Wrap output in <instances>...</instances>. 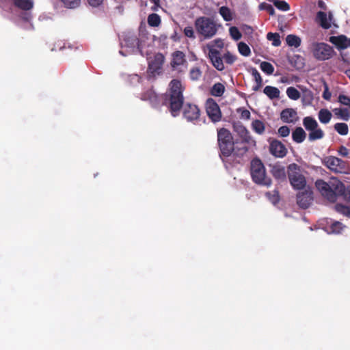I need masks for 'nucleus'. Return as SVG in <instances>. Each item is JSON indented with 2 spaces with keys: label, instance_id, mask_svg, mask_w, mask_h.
<instances>
[{
  "label": "nucleus",
  "instance_id": "31",
  "mask_svg": "<svg viewBox=\"0 0 350 350\" xmlns=\"http://www.w3.org/2000/svg\"><path fill=\"white\" fill-rule=\"evenodd\" d=\"M147 21L148 25L153 27H159L161 22L160 16L155 13L150 14L148 16Z\"/></svg>",
  "mask_w": 350,
  "mask_h": 350
},
{
  "label": "nucleus",
  "instance_id": "37",
  "mask_svg": "<svg viewBox=\"0 0 350 350\" xmlns=\"http://www.w3.org/2000/svg\"><path fill=\"white\" fill-rule=\"evenodd\" d=\"M286 94L288 97L292 100H297L300 96V92L294 87H288L286 89Z\"/></svg>",
  "mask_w": 350,
  "mask_h": 350
},
{
  "label": "nucleus",
  "instance_id": "12",
  "mask_svg": "<svg viewBox=\"0 0 350 350\" xmlns=\"http://www.w3.org/2000/svg\"><path fill=\"white\" fill-rule=\"evenodd\" d=\"M207 48L208 49V57L213 66L217 70L222 71L224 70L225 67L219 51L214 49L213 45L208 44Z\"/></svg>",
  "mask_w": 350,
  "mask_h": 350
},
{
  "label": "nucleus",
  "instance_id": "16",
  "mask_svg": "<svg viewBox=\"0 0 350 350\" xmlns=\"http://www.w3.org/2000/svg\"><path fill=\"white\" fill-rule=\"evenodd\" d=\"M269 151L275 157L280 158L285 157L287 153L285 146L278 139H273L270 142Z\"/></svg>",
  "mask_w": 350,
  "mask_h": 350
},
{
  "label": "nucleus",
  "instance_id": "29",
  "mask_svg": "<svg viewBox=\"0 0 350 350\" xmlns=\"http://www.w3.org/2000/svg\"><path fill=\"white\" fill-rule=\"evenodd\" d=\"M333 111L336 116L345 121H348L350 118V113L347 108H336Z\"/></svg>",
  "mask_w": 350,
  "mask_h": 350
},
{
  "label": "nucleus",
  "instance_id": "30",
  "mask_svg": "<svg viewBox=\"0 0 350 350\" xmlns=\"http://www.w3.org/2000/svg\"><path fill=\"white\" fill-rule=\"evenodd\" d=\"M286 41L288 46L295 48L299 47L301 42L299 37L293 34L288 35L286 38Z\"/></svg>",
  "mask_w": 350,
  "mask_h": 350
},
{
  "label": "nucleus",
  "instance_id": "51",
  "mask_svg": "<svg viewBox=\"0 0 350 350\" xmlns=\"http://www.w3.org/2000/svg\"><path fill=\"white\" fill-rule=\"evenodd\" d=\"M278 134L283 137H287L290 134V129L287 126H282L278 129Z\"/></svg>",
  "mask_w": 350,
  "mask_h": 350
},
{
  "label": "nucleus",
  "instance_id": "28",
  "mask_svg": "<svg viewBox=\"0 0 350 350\" xmlns=\"http://www.w3.org/2000/svg\"><path fill=\"white\" fill-rule=\"evenodd\" d=\"M224 91V85L221 83H217L211 88V94L216 97H220L223 95Z\"/></svg>",
  "mask_w": 350,
  "mask_h": 350
},
{
  "label": "nucleus",
  "instance_id": "38",
  "mask_svg": "<svg viewBox=\"0 0 350 350\" xmlns=\"http://www.w3.org/2000/svg\"><path fill=\"white\" fill-rule=\"evenodd\" d=\"M65 8L75 9L81 5V0H60Z\"/></svg>",
  "mask_w": 350,
  "mask_h": 350
},
{
  "label": "nucleus",
  "instance_id": "59",
  "mask_svg": "<svg viewBox=\"0 0 350 350\" xmlns=\"http://www.w3.org/2000/svg\"><path fill=\"white\" fill-rule=\"evenodd\" d=\"M214 42L217 47H219V48L223 47L224 43L221 40H215Z\"/></svg>",
  "mask_w": 350,
  "mask_h": 350
},
{
  "label": "nucleus",
  "instance_id": "48",
  "mask_svg": "<svg viewBox=\"0 0 350 350\" xmlns=\"http://www.w3.org/2000/svg\"><path fill=\"white\" fill-rule=\"evenodd\" d=\"M330 230L333 233H340L342 230V224L339 221H334L330 225Z\"/></svg>",
  "mask_w": 350,
  "mask_h": 350
},
{
  "label": "nucleus",
  "instance_id": "41",
  "mask_svg": "<svg viewBox=\"0 0 350 350\" xmlns=\"http://www.w3.org/2000/svg\"><path fill=\"white\" fill-rule=\"evenodd\" d=\"M260 69L267 75H272L274 71L273 66L268 62H262L260 65Z\"/></svg>",
  "mask_w": 350,
  "mask_h": 350
},
{
  "label": "nucleus",
  "instance_id": "1",
  "mask_svg": "<svg viewBox=\"0 0 350 350\" xmlns=\"http://www.w3.org/2000/svg\"><path fill=\"white\" fill-rule=\"evenodd\" d=\"M183 90L180 81L172 79L169 84L168 92L163 96V104L167 106L174 117L179 115L180 109L184 106Z\"/></svg>",
  "mask_w": 350,
  "mask_h": 350
},
{
  "label": "nucleus",
  "instance_id": "52",
  "mask_svg": "<svg viewBox=\"0 0 350 350\" xmlns=\"http://www.w3.org/2000/svg\"><path fill=\"white\" fill-rule=\"evenodd\" d=\"M338 101L344 105L350 107V97L346 95L340 94L338 96Z\"/></svg>",
  "mask_w": 350,
  "mask_h": 350
},
{
  "label": "nucleus",
  "instance_id": "21",
  "mask_svg": "<svg viewBox=\"0 0 350 350\" xmlns=\"http://www.w3.org/2000/svg\"><path fill=\"white\" fill-rule=\"evenodd\" d=\"M251 74L256 82V85L252 87V90L254 92H258L262 86V79L260 74L256 68H251Z\"/></svg>",
  "mask_w": 350,
  "mask_h": 350
},
{
  "label": "nucleus",
  "instance_id": "57",
  "mask_svg": "<svg viewBox=\"0 0 350 350\" xmlns=\"http://www.w3.org/2000/svg\"><path fill=\"white\" fill-rule=\"evenodd\" d=\"M336 207L338 211H342L345 213L349 212V208L347 206L337 204Z\"/></svg>",
  "mask_w": 350,
  "mask_h": 350
},
{
  "label": "nucleus",
  "instance_id": "24",
  "mask_svg": "<svg viewBox=\"0 0 350 350\" xmlns=\"http://www.w3.org/2000/svg\"><path fill=\"white\" fill-rule=\"evenodd\" d=\"M303 124L305 129L308 131H311L319 127L317 120L311 116L305 117L303 119Z\"/></svg>",
  "mask_w": 350,
  "mask_h": 350
},
{
  "label": "nucleus",
  "instance_id": "18",
  "mask_svg": "<svg viewBox=\"0 0 350 350\" xmlns=\"http://www.w3.org/2000/svg\"><path fill=\"white\" fill-rule=\"evenodd\" d=\"M280 118L283 122L294 123L298 119L297 113L296 110L293 108H286L282 111Z\"/></svg>",
  "mask_w": 350,
  "mask_h": 350
},
{
  "label": "nucleus",
  "instance_id": "10",
  "mask_svg": "<svg viewBox=\"0 0 350 350\" xmlns=\"http://www.w3.org/2000/svg\"><path fill=\"white\" fill-rule=\"evenodd\" d=\"M165 62V56L161 53L154 55L152 59L148 61V70L152 75L161 73L163 65Z\"/></svg>",
  "mask_w": 350,
  "mask_h": 350
},
{
  "label": "nucleus",
  "instance_id": "8",
  "mask_svg": "<svg viewBox=\"0 0 350 350\" xmlns=\"http://www.w3.org/2000/svg\"><path fill=\"white\" fill-rule=\"evenodd\" d=\"M324 164L330 170L336 173H347L349 171L347 162L334 156L325 157Z\"/></svg>",
  "mask_w": 350,
  "mask_h": 350
},
{
  "label": "nucleus",
  "instance_id": "35",
  "mask_svg": "<svg viewBox=\"0 0 350 350\" xmlns=\"http://www.w3.org/2000/svg\"><path fill=\"white\" fill-rule=\"evenodd\" d=\"M219 12L226 21H230L232 20V16L230 10L226 6H221L219 8Z\"/></svg>",
  "mask_w": 350,
  "mask_h": 350
},
{
  "label": "nucleus",
  "instance_id": "47",
  "mask_svg": "<svg viewBox=\"0 0 350 350\" xmlns=\"http://www.w3.org/2000/svg\"><path fill=\"white\" fill-rule=\"evenodd\" d=\"M223 58L224 59L225 62L227 64L232 65L234 63V62L237 60V56L232 54L229 51H227Z\"/></svg>",
  "mask_w": 350,
  "mask_h": 350
},
{
  "label": "nucleus",
  "instance_id": "5",
  "mask_svg": "<svg viewBox=\"0 0 350 350\" xmlns=\"http://www.w3.org/2000/svg\"><path fill=\"white\" fill-rule=\"evenodd\" d=\"M195 27L198 33L205 38H211L217 33L216 24L210 18L201 16L195 21Z\"/></svg>",
  "mask_w": 350,
  "mask_h": 350
},
{
  "label": "nucleus",
  "instance_id": "20",
  "mask_svg": "<svg viewBox=\"0 0 350 350\" xmlns=\"http://www.w3.org/2000/svg\"><path fill=\"white\" fill-rule=\"evenodd\" d=\"M271 173L276 180L280 181L286 180L285 167L279 163L271 165Z\"/></svg>",
  "mask_w": 350,
  "mask_h": 350
},
{
  "label": "nucleus",
  "instance_id": "22",
  "mask_svg": "<svg viewBox=\"0 0 350 350\" xmlns=\"http://www.w3.org/2000/svg\"><path fill=\"white\" fill-rule=\"evenodd\" d=\"M306 137V133L301 127H296L292 133L293 140L297 143H302Z\"/></svg>",
  "mask_w": 350,
  "mask_h": 350
},
{
  "label": "nucleus",
  "instance_id": "40",
  "mask_svg": "<svg viewBox=\"0 0 350 350\" xmlns=\"http://www.w3.org/2000/svg\"><path fill=\"white\" fill-rule=\"evenodd\" d=\"M238 50L239 52L245 57H247L251 54L250 48L247 44L243 42L238 44Z\"/></svg>",
  "mask_w": 350,
  "mask_h": 350
},
{
  "label": "nucleus",
  "instance_id": "19",
  "mask_svg": "<svg viewBox=\"0 0 350 350\" xmlns=\"http://www.w3.org/2000/svg\"><path fill=\"white\" fill-rule=\"evenodd\" d=\"M329 41L339 49H345L350 47V38H347L345 35L331 36Z\"/></svg>",
  "mask_w": 350,
  "mask_h": 350
},
{
  "label": "nucleus",
  "instance_id": "27",
  "mask_svg": "<svg viewBox=\"0 0 350 350\" xmlns=\"http://www.w3.org/2000/svg\"><path fill=\"white\" fill-rule=\"evenodd\" d=\"M324 135L325 134L323 131L321 129L317 127V129L310 131L308 135V139L310 142L321 139L324 137Z\"/></svg>",
  "mask_w": 350,
  "mask_h": 350
},
{
  "label": "nucleus",
  "instance_id": "23",
  "mask_svg": "<svg viewBox=\"0 0 350 350\" xmlns=\"http://www.w3.org/2000/svg\"><path fill=\"white\" fill-rule=\"evenodd\" d=\"M13 4L18 8L23 10H30L33 7L32 0H13Z\"/></svg>",
  "mask_w": 350,
  "mask_h": 350
},
{
  "label": "nucleus",
  "instance_id": "17",
  "mask_svg": "<svg viewBox=\"0 0 350 350\" xmlns=\"http://www.w3.org/2000/svg\"><path fill=\"white\" fill-rule=\"evenodd\" d=\"M332 20V14L331 12H329V16L327 17V14L322 11H319L317 14L316 21L319 24V25L325 29H328L331 27V21Z\"/></svg>",
  "mask_w": 350,
  "mask_h": 350
},
{
  "label": "nucleus",
  "instance_id": "33",
  "mask_svg": "<svg viewBox=\"0 0 350 350\" xmlns=\"http://www.w3.org/2000/svg\"><path fill=\"white\" fill-rule=\"evenodd\" d=\"M267 39L272 42V45L279 46L281 44L280 36L278 33L269 32L267 34Z\"/></svg>",
  "mask_w": 350,
  "mask_h": 350
},
{
  "label": "nucleus",
  "instance_id": "60",
  "mask_svg": "<svg viewBox=\"0 0 350 350\" xmlns=\"http://www.w3.org/2000/svg\"><path fill=\"white\" fill-rule=\"evenodd\" d=\"M7 0H0V6L3 8L5 7Z\"/></svg>",
  "mask_w": 350,
  "mask_h": 350
},
{
  "label": "nucleus",
  "instance_id": "46",
  "mask_svg": "<svg viewBox=\"0 0 350 350\" xmlns=\"http://www.w3.org/2000/svg\"><path fill=\"white\" fill-rule=\"evenodd\" d=\"M201 75L202 72L198 67L192 68L189 72V76L192 80H198Z\"/></svg>",
  "mask_w": 350,
  "mask_h": 350
},
{
  "label": "nucleus",
  "instance_id": "3",
  "mask_svg": "<svg viewBox=\"0 0 350 350\" xmlns=\"http://www.w3.org/2000/svg\"><path fill=\"white\" fill-rule=\"evenodd\" d=\"M315 186L324 198L334 202L337 200V191H342V183L337 178H332L328 183L318 179L315 182Z\"/></svg>",
  "mask_w": 350,
  "mask_h": 350
},
{
  "label": "nucleus",
  "instance_id": "54",
  "mask_svg": "<svg viewBox=\"0 0 350 350\" xmlns=\"http://www.w3.org/2000/svg\"><path fill=\"white\" fill-rule=\"evenodd\" d=\"M184 34L188 38H195L194 31L192 27H186L184 29Z\"/></svg>",
  "mask_w": 350,
  "mask_h": 350
},
{
  "label": "nucleus",
  "instance_id": "45",
  "mask_svg": "<svg viewBox=\"0 0 350 350\" xmlns=\"http://www.w3.org/2000/svg\"><path fill=\"white\" fill-rule=\"evenodd\" d=\"M157 97V96L156 93L152 90H148V91L144 92L142 96V98L143 100H149L150 101L156 100Z\"/></svg>",
  "mask_w": 350,
  "mask_h": 350
},
{
  "label": "nucleus",
  "instance_id": "25",
  "mask_svg": "<svg viewBox=\"0 0 350 350\" xmlns=\"http://www.w3.org/2000/svg\"><path fill=\"white\" fill-rule=\"evenodd\" d=\"M264 94H265L270 99L278 98L280 97V90L278 88L267 85L263 90Z\"/></svg>",
  "mask_w": 350,
  "mask_h": 350
},
{
  "label": "nucleus",
  "instance_id": "13",
  "mask_svg": "<svg viewBox=\"0 0 350 350\" xmlns=\"http://www.w3.org/2000/svg\"><path fill=\"white\" fill-rule=\"evenodd\" d=\"M184 118L189 122L197 120L200 116V110L196 105L186 103L183 107Z\"/></svg>",
  "mask_w": 350,
  "mask_h": 350
},
{
  "label": "nucleus",
  "instance_id": "61",
  "mask_svg": "<svg viewBox=\"0 0 350 350\" xmlns=\"http://www.w3.org/2000/svg\"><path fill=\"white\" fill-rule=\"evenodd\" d=\"M150 1L155 4L157 7H160V0H150Z\"/></svg>",
  "mask_w": 350,
  "mask_h": 350
},
{
  "label": "nucleus",
  "instance_id": "6",
  "mask_svg": "<svg viewBox=\"0 0 350 350\" xmlns=\"http://www.w3.org/2000/svg\"><path fill=\"white\" fill-rule=\"evenodd\" d=\"M311 51L314 57L319 61L329 59L335 53L333 47L325 42H313Z\"/></svg>",
  "mask_w": 350,
  "mask_h": 350
},
{
  "label": "nucleus",
  "instance_id": "42",
  "mask_svg": "<svg viewBox=\"0 0 350 350\" xmlns=\"http://www.w3.org/2000/svg\"><path fill=\"white\" fill-rule=\"evenodd\" d=\"M313 100V94L312 91L306 89L303 91L302 102L306 104H310Z\"/></svg>",
  "mask_w": 350,
  "mask_h": 350
},
{
  "label": "nucleus",
  "instance_id": "15",
  "mask_svg": "<svg viewBox=\"0 0 350 350\" xmlns=\"http://www.w3.org/2000/svg\"><path fill=\"white\" fill-rule=\"evenodd\" d=\"M312 192L305 190L297 194V203L299 207L306 209L309 207L313 200Z\"/></svg>",
  "mask_w": 350,
  "mask_h": 350
},
{
  "label": "nucleus",
  "instance_id": "26",
  "mask_svg": "<svg viewBox=\"0 0 350 350\" xmlns=\"http://www.w3.org/2000/svg\"><path fill=\"white\" fill-rule=\"evenodd\" d=\"M332 114L327 109H321L318 113V118L322 124H327L332 119Z\"/></svg>",
  "mask_w": 350,
  "mask_h": 350
},
{
  "label": "nucleus",
  "instance_id": "50",
  "mask_svg": "<svg viewBox=\"0 0 350 350\" xmlns=\"http://www.w3.org/2000/svg\"><path fill=\"white\" fill-rule=\"evenodd\" d=\"M237 112L240 113V118L244 120H249L250 118V112L244 108H239Z\"/></svg>",
  "mask_w": 350,
  "mask_h": 350
},
{
  "label": "nucleus",
  "instance_id": "49",
  "mask_svg": "<svg viewBox=\"0 0 350 350\" xmlns=\"http://www.w3.org/2000/svg\"><path fill=\"white\" fill-rule=\"evenodd\" d=\"M259 8L262 10H266L271 16L275 14V10L271 4L262 3L259 5Z\"/></svg>",
  "mask_w": 350,
  "mask_h": 350
},
{
  "label": "nucleus",
  "instance_id": "55",
  "mask_svg": "<svg viewBox=\"0 0 350 350\" xmlns=\"http://www.w3.org/2000/svg\"><path fill=\"white\" fill-rule=\"evenodd\" d=\"M332 96V94L329 90V88L326 83H325V90L323 92L322 97L326 100H329Z\"/></svg>",
  "mask_w": 350,
  "mask_h": 350
},
{
  "label": "nucleus",
  "instance_id": "62",
  "mask_svg": "<svg viewBox=\"0 0 350 350\" xmlns=\"http://www.w3.org/2000/svg\"><path fill=\"white\" fill-rule=\"evenodd\" d=\"M159 8V7H157V6H156V5H155V4H154V5L152 7V8H151V9H152V10H153V11H157Z\"/></svg>",
  "mask_w": 350,
  "mask_h": 350
},
{
  "label": "nucleus",
  "instance_id": "34",
  "mask_svg": "<svg viewBox=\"0 0 350 350\" xmlns=\"http://www.w3.org/2000/svg\"><path fill=\"white\" fill-rule=\"evenodd\" d=\"M334 129L338 134L341 135H346L349 132V127L346 123H336L334 124Z\"/></svg>",
  "mask_w": 350,
  "mask_h": 350
},
{
  "label": "nucleus",
  "instance_id": "58",
  "mask_svg": "<svg viewBox=\"0 0 350 350\" xmlns=\"http://www.w3.org/2000/svg\"><path fill=\"white\" fill-rule=\"evenodd\" d=\"M318 6L320 8L325 10L327 9V5H326L325 3L322 0H319L318 1Z\"/></svg>",
  "mask_w": 350,
  "mask_h": 350
},
{
  "label": "nucleus",
  "instance_id": "32",
  "mask_svg": "<svg viewBox=\"0 0 350 350\" xmlns=\"http://www.w3.org/2000/svg\"><path fill=\"white\" fill-rule=\"evenodd\" d=\"M252 128L254 131L259 135H262L265 130L264 122L259 120H255L252 122Z\"/></svg>",
  "mask_w": 350,
  "mask_h": 350
},
{
  "label": "nucleus",
  "instance_id": "63",
  "mask_svg": "<svg viewBox=\"0 0 350 350\" xmlns=\"http://www.w3.org/2000/svg\"><path fill=\"white\" fill-rule=\"evenodd\" d=\"M269 2H271V0H268Z\"/></svg>",
  "mask_w": 350,
  "mask_h": 350
},
{
  "label": "nucleus",
  "instance_id": "53",
  "mask_svg": "<svg viewBox=\"0 0 350 350\" xmlns=\"http://www.w3.org/2000/svg\"><path fill=\"white\" fill-rule=\"evenodd\" d=\"M104 0H87L88 4L92 8H99L103 3Z\"/></svg>",
  "mask_w": 350,
  "mask_h": 350
},
{
  "label": "nucleus",
  "instance_id": "44",
  "mask_svg": "<svg viewBox=\"0 0 350 350\" xmlns=\"http://www.w3.org/2000/svg\"><path fill=\"white\" fill-rule=\"evenodd\" d=\"M229 32L230 36L236 41L240 40L242 37L241 33L237 27H230Z\"/></svg>",
  "mask_w": 350,
  "mask_h": 350
},
{
  "label": "nucleus",
  "instance_id": "14",
  "mask_svg": "<svg viewBox=\"0 0 350 350\" xmlns=\"http://www.w3.org/2000/svg\"><path fill=\"white\" fill-rule=\"evenodd\" d=\"M234 131L237 133L240 138L241 139L242 144H246L250 146H256V141L251 136L249 131L242 124L237 125L234 126Z\"/></svg>",
  "mask_w": 350,
  "mask_h": 350
},
{
  "label": "nucleus",
  "instance_id": "43",
  "mask_svg": "<svg viewBox=\"0 0 350 350\" xmlns=\"http://www.w3.org/2000/svg\"><path fill=\"white\" fill-rule=\"evenodd\" d=\"M343 196L344 199L348 202H350V187L346 188L345 185L342 183V189L340 191H337V197Z\"/></svg>",
  "mask_w": 350,
  "mask_h": 350
},
{
  "label": "nucleus",
  "instance_id": "39",
  "mask_svg": "<svg viewBox=\"0 0 350 350\" xmlns=\"http://www.w3.org/2000/svg\"><path fill=\"white\" fill-rule=\"evenodd\" d=\"M271 2L278 9L282 11H287L290 9L288 3L283 0H271Z\"/></svg>",
  "mask_w": 350,
  "mask_h": 350
},
{
  "label": "nucleus",
  "instance_id": "9",
  "mask_svg": "<svg viewBox=\"0 0 350 350\" xmlns=\"http://www.w3.org/2000/svg\"><path fill=\"white\" fill-rule=\"evenodd\" d=\"M205 108L208 117L213 122H218L221 120V111L218 104L213 98H209L206 100Z\"/></svg>",
  "mask_w": 350,
  "mask_h": 350
},
{
  "label": "nucleus",
  "instance_id": "11",
  "mask_svg": "<svg viewBox=\"0 0 350 350\" xmlns=\"http://www.w3.org/2000/svg\"><path fill=\"white\" fill-rule=\"evenodd\" d=\"M187 62L186 57L183 52L180 51H176L172 53L170 66L173 70L180 72L183 71L180 67L187 65Z\"/></svg>",
  "mask_w": 350,
  "mask_h": 350
},
{
  "label": "nucleus",
  "instance_id": "7",
  "mask_svg": "<svg viewBox=\"0 0 350 350\" xmlns=\"http://www.w3.org/2000/svg\"><path fill=\"white\" fill-rule=\"evenodd\" d=\"M288 176L291 185L295 189H303L306 185V180L305 176L297 172V164H291L288 166Z\"/></svg>",
  "mask_w": 350,
  "mask_h": 350
},
{
  "label": "nucleus",
  "instance_id": "4",
  "mask_svg": "<svg viewBox=\"0 0 350 350\" xmlns=\"http://www.w3.org/2000/svg\"><path fill=\"white\" fill-rule=\"evenodd\" d=\"M250 174L254 183L265 187L272 184L271 178L267 176L266 170L262 161L255 157L250 162Z\"/></svg>",
  "mask_w": 350,
  "mask_h": 350
},
{
  "label": "nucleus",
  "instance_id": "56",
  "mask_svg": "<svg viewBox=\"0 0 350 350\" xmlns=\"http://www.w3.org/2000/svg\"><path fill=\"white\" fill-rule=\"evenodd\" d=\"M338 152L339 154L342 157H347L349 154V150L344 146H340Z\"/></svg>",
  "mask_w": 350,
  "mask_h": 350
},
{
  "label": "nucleus",
  "instance_id": "2",
  "mask_svg": "<svg viewBox=\"0 0 350 350\" xmlns=\"http://www.w3.org/2000/svg\"><path fill=\"white\" fill-rule=\"evenodd\" d=\"M217 142L220 156L228 157L232 152L237 156H242L248 151V148L245 145L241 147L234 146L235 144H238V142L233 141L232 133L226 128L217 130Z\"/></svg>",
  "mask_w": 350,
  "mask_h": 350
},
{
  "label": "nucleus",
  "instance_id": "36",
  "mask_svg": "<svg viewBox=\"0 0 350 350\" xmlns=\"http://www.w3.org/2000/svg\"><path fill=\"white\" fill-rule=\"evenodd\" d=\"M265 196L273 204H278L280 201V195H279L278 191H277V190H274L272 192H271V191L266 192Z\"/></svg>",
  "mask_w": 350,
  "mask_h": 350
}]
</instances>
